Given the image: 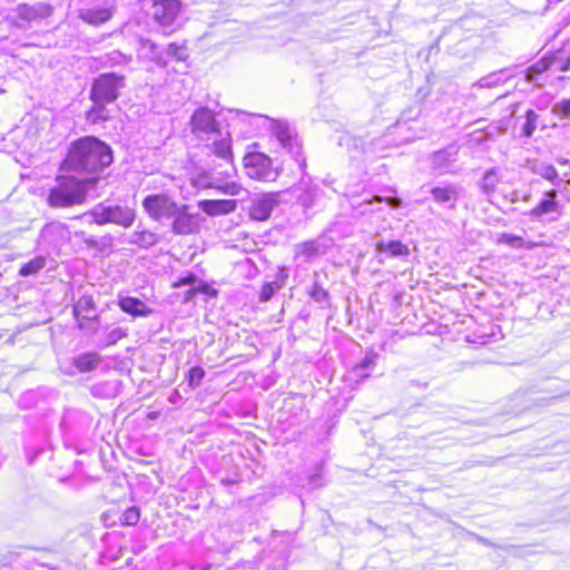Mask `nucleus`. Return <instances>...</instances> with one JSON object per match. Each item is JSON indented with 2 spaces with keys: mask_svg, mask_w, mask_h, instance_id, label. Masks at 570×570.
<instances>
[{
  "mask_svg": "<svg viewBox=\"0 0 570 570\" xmlns=\"http://www.w3.org/2000/svg\"><path fill=\"white\" fill-rule=\"evenodd\" d=\"M560 70L561 71H568L570 70V56L568 57V59L561 65L560 67Z\"/></svg>",
  "mask_w": 570,
  "mask_h": 570,
  "instance_id": "49",
  "label": "nucleus"
},
{
  "mask_svg": "<svg viewBox=\"0 0 570 570\" xmlns=\"http://www.w3.org/2000/svg\"><path fill=\"white\" fill-rule=\"evenodd\" d=\"M382 202H385L392 208H399V207H401V204H402L400 198H394V197L383 198L381 196H375L373 199L362 202L361 204H358V206L356 208L358 209V212L361 214H365L367 212H373L372 209H368L370 205H372L373 203H382Z\"/></svg>",
  "mask_w": 570,
  "mask_h": 570,
  "instance_id": "33",
  "label": "nucleus"
},
{
  "mask_svg": "<svg viewBox=\"0 0 570 570\" xmlns=\"http://www.w3.org/2000/svg\"><path fill=\"white\" fill-rule=\"evenodd\" d=\"M273 295H274L273 284H271V283L265 284L261 291V301L267 302L272 298Z\"/></svg>",
  "mask_w": 570,
  "mask_h": 570,
  "instance_id": "46",
  "label": "nucleus"
},
{
  "mask_svg": "<svg viewBox=\"0 0 570 570\" xmlns=\"http://www.w3.org/2000/svg\"><path fill=\"white\" fill-rule=\"evenodd\" d=\"M92 216L94 222L97 225L116 224L121 227H130L136 218V213L128 206H105L102 204L97 205L92 210L89 212Z\"/></svg>",
  "mask_w": 570,
  "mask_h": 570,
  "instance_id": "4",
  "label": "nucleus"
},
{
  "mask_svg": "<svg viewBox=\"0 0 570 570\" xmlns=\"http://www.w3.org/2000/svg\"><path fill=\"white\" fill-rule=\"evenodd\" d=\"M79 17L83 21L97 26L108 21L112 17V10L110 8H88L80 10Z\"/></svg>",
  "mask_w": 570,
  "mask_h": 570,
  "instance_id": "22",
  "label": "nucleus"
},
{
  "mask_svg": "<svg viewBox=\"0 0 570 570\" xmlns=\"http://www.w3.org/2000/svg\"><path fill=\"white\" fill-rule=\"evenodd\" d=\"M118 306L120 309L132 316H148L153 313L142 301L131 296L119 297Z\"/></svg>",
  "mask_w": 570,
  "mask_h": 570,
  "instance_id": "20",
  "label": "nucleus"
},
{
  "mask_svg": "<svg viewBox=\"0 0 570 570\" xmlns=\"http://www.w3.org/2000/svg\"><path fill=\"white\" fill-rule=\"evenodd\" d=\"M281 193H266L252 199L248 214L254 220H266L274 208L279 204Z\"/></svg>",
  "mask_w": 570,
  "mask_h": 570,
  "instance_id": "11",
  "label": "nucleus"
},
{
  "mask_svg": "<svg viewBox=\"0 0 570 570\" xmlns=\"http://www.w3.org/2000/svg\"><path fill=\"white\" fill-rule=\"evenodd\" d=\"M237 203L234 199H203L198 202V208L208 216H219L233 213Z\"/></svg>",
  "mask_w": 570,
  "mask_h": 570,
  "instance_id": "15",
  "label": "nucleus"
},
{
  "mask_svg": "<svg viewBox=\"0 0 570 570\" xmlns=\"http://www.w3.org/2000/svg\"><path fill=\"white\" fill-rule=\"evenodd\" d=\"M205 376V371L199 366H194L188 371V384L191 389H196L200 385Z\"/></svg>",
  "mask_w": 570,
  "mask_h": 570,
  "instance_id": "39",
  "label": "nucleus"
},
{
  "mask_svg": "<svg viewBox=\"0 0 570 570\" xmlns=\"http://www.w3.org/2000/svg\"><path fill=\"white\" fill-rule=\"evenodd\" d=\"M507 78L504 70L494 71L479 79L475 86L480 88H493L504 83Z\"/></svg>",
  "mask_w": 570,
  "mask_h": 570,
  "instance_id": "31",
  "label": "nucleus"
},
{
  "mask_svg": "<svg viewBox=\"0 0 570 570\" xmlns=\"http://www.w3.org/2000/svg\"><path fill=\"white\" fill-rule=\"evenodd\" d=\"M553 63L552 58H542L529 67L525 71V80L534 86H542L539 76L547 71Z\"/></svg>",
  "mask_w": 570,
  "mask_h": 570,
  "instance_id": "25",
  "label": "nucleus"
},
{
  "mask_svg": "<svg viewBox=\"0 0 570 570\" xmlns=\"http://www.w3.org/2000/svg\"><path fill=\"white\" fill-rule=\"evenodd\" d=\"M124 87V76L115 72L101 73L92 82L90 99L94 104H111L118 98L119 90Z\"/></svg>",
  "mask_w": 570,
  "mask_h": 570,
  "instance_id": "3",
  "label": "nucleus"
},
{
  "mask_svg": "<svg viewBox=\"0 0 570 570\" xmlns=\"http://www.w3.org/2000/svg\"><path fill=\"white\" fill-rule=\"evenodd\" d=\"M111 148L96 137L87 136L75 141L63 161L68 171L98 174L112 163Z\"/></svg>",
  "mask_w": 570,
  "mask_h": 570,
  "instance_id": "1",
  "label": "nucleus"
},
{
  "mask_svg": "<svg viewBox=\"0 0 570 570\" xmlns=\"http://www.w3.org/2000/svg\"><path fill=\"white\" fill-rule=\"evenodd\" d=\"M503 238L507 243L511 245H514L515 243H519L521 240V238L511 235H503Z\"/></svg>",
  "mask_w": 570,
  "mask_h": 570,
  "instance_id": "48",
  "label": "nucleus"
},
{
  "mask_svg": "<svg viewBox=\"0 0 570 570\" xmlns=\"http://www.w3.org/2000/svg\"><path fill=\"white\" fill-rule=\"evenodd\" d=\"M180 9L181 6L178 0H156L153 6V17L160 27L167 29L174 26ZM171 31L173 29L168 33ZM164 32H167V30H164Z\"/></svg>",
  "mask_w": 570,
  "mask_h": 570,
  "instance_id": "9",
  "label": "nucleus"
},
{
  "mask_svg": "<svg viewBox=\"0 0 570 570\" xmlns=\"http://www.w3.org/2000/svg\"><path fill=\"white\" fill-rule=\"evenodd\" d=\"M311 297L317 303H325L328 298V293L321 285L315 283L309 292Z\"/></svg>",
  "mask_w": 570,
  "mask_h": 570,
  "instance_id": "43",
  "label": "nucleus"
},
{
  "mask_svg": "<svg viewBox=\"0 0 570 570\" xmlns=\"http://www.w3.org/2000/svg\"><path fill=\"white\" fill-rule=\"evenodd\" d=\"M190 131L199 139H205L209 135H219V122L212 110L207 107L197 108L191 115Z\"/></svg>",
  "mask_w": 570,
  "mask_h": 570,
  "instance_id": "7",
  "label": "nucleus"
},
{
  "mask_svg": "<svg viewBox=\"0 0 570 570\" xmlns=\"http://www.w3.org/2000/svg\"><path fill=\"white\" fill-rule=\"evenodd\" d=\"M556 190H550L546 194V198L542 199L532 210L531 215L534 217H541L548 214H559V204L556 202Z\"/></svg>",
  "mask_w": 570,
  "mask_h": 570,
  "instance_id": "23",
  "label": "nucleus"
},
{
  "mask_svg": "<svg viewBox=\"0 0 570 570\" xmlns=\"http://www.w3.org/2000/svg\"><path fill=\"white\" fill-rule=\"evenodd\" d=\"M45 264H46V261L43 257H36L35 259L24 264L20 268L19 274L21 276H29V275L36 274L45 267Z\"/></svg>",
  "mask_w": 570,
  "mask_h": 570,
  "instance_id": "36",
  "label": "nucleus"
},
{
  "mask_svg": "<svg viewBox=\"0 0 570 570\" xmlns=\"http://www.w3.org/2000/svg\"><path fill=\"white\" fill-rule=\"evenodd\" d=\"M552 114L560 118L570 117V98L562 99L552 106Z\"/></svg>",
  "mask_w": 570,
  "mask_h": 570,
  "instance_id": "40",
  "label": "nucleus"
},
{
  "mask_svg": "<svg viewBox=\"0 0 570 570\" xmlns=\"http://www.w3.org/2000/svg\"><path fill=\"white\" fill-rule=\"evenodd\" d=\"M129 243L148 248L157 243V236L149 230L135 232L130 236Z\"/></svg>",
  "mask_w": 570,
  "mask_h": 570,
  "instance_id": "32",
  "label": "nucleus"
},
{
  "mask_svg": "<svg viewBox=\"0 0 570 570\" xmlns=\"http://www.w3.org/2000/svg\"><path fill=\"white\" fill-rule=\"evenodd\" d=\"M459 147L456 145H449L446 148L439 150L432 155V166L440 173L446 171L449 166L455 161Z\"/></svg>",
  "mask_w": 570,
  "mask_h": 570,
  "instance_id": "18",
  "label": "nucleus"
},
{
  "mask_svg": "<svg viewBox=\"0 0 570 570\" xmlns=\"http://www.w3.org/2000/svg\"><path fill=\"white\" fill-rule=\"evenodd\" d=\"M377 356L379 355L373 351L366 352L363 360L356 366L353 367L351 373L355 377L367 379L370 376V371L373 370L376 363Z\"/></svg>",
  "mask_w": 570,
  "mask_h": 570,
  "instance_id": "26",
  "label": "nucleus"
},
{
  "mask_svg": "<svg viewBox=\"0 0 570 570\" xmlns=\"http://www.w3.org/2000/svg\"><path fill=\"white\" fill-rule=\"evenodd\" d=\"M194 186L198 188H215L222 191L223 194L237 196L242 190V186L236 181H229L224 185H218L213 178L208 176V174H199L193 180Z\"/></svg>",
  "mask_w": 570,
  "mask_h": 570,
  "instance_id": "16",
  "label": "nucleus"
},
{
  "mask_svg": "<svg viewBox=\"0 0 570 570\" xmlns=\"http://www.w3.org/2000/svg\"><path fill=\"white\" fill-rule=\"evenodd\" d=\"M376 250L380 253H390L392 256H405L409 255V247L402 244L400 240L379 242L376 244Z\"/></svg>",
  "mask_w": 570,
  "mask_h": 570,
  "instance_id": "28",
  "label": "nucleus"
},
{
  "mask_svg": "<svg viewBox=\"0 0 570 570\" xmlns=\"http://www.w3.org/2000/svg\"><path fill=\"white\" fill-rule=\"evenodd\" d=\"M70 240V232L66 224L51 222L45 225L39 235V243L51 248H58Z\"/></svg>",
  "mask_w": 570,
  "mask_h": 570,
  "instance_id": "12",
  "label": "nucleus"
},
{
  "mask_svg": "<svg viewBox=\"0 0 570 570\" xmlns=\"http://www.w3.org/2000/svg\"><path fill=\"white\" fill-rule=\"evenodd\" d=\"M501 178L502 177L498 169L493 168L485 171L480 181V188L483 194L488 196L492 195L495 191L498 184L501 181Z\"/></svg>",
  "mask_w": 570,
  "mask_h": 570,
  "instance_id": "27",
  "label": "nucleus"
},
{
  "mask_svg": "<svg viewBox=\"0 0 570 570\" xmlns=\"http://www.w3.org/2000/svg\"><path fill=\"white\" fill-rule=\"evenodd\" d=\"M540 175L547 179V180H550L551 183H553L556 186L559 185L560 180H559V175H558V171L557 169L551 166V165H548V166H543L541 169H540Z\"/></svg>",
  "mask_w": 570,
  "mask_h": 570,
  "instance_id": "41",
  "label": "nucleus"
},
{
  "mask_svg": "<svg viewBox=\"0 0 570 570\" xmlns=\"http://www.w3.org/2000/svg\"><path fill=\"white\" fill-rule=\"evenodd\" d=\"M538 115L533 110H528L525 114V124L522 128V134L525 137H531L537 129Z\"/></svg>",
  "mask_w": 570,
  "mask_h": 570,
  "instance_id": "37",
  "label": "nucleus"
},
{
  "mask_svg": "<svg viewBox=\"0 0 570 570\" xmlns=\"http://www.w3.org/2000/svg\"><path fill=\"white\" fill-rule=\"evenodd\" d=\"M321 244L317 240H308L296 246V256L311 261L321 255Z\"/></svg>",
  "mask_w": 570,
  "mask_h": 570,
  "instance_id": "29",
  "label": "nucleus"
},
{
  "mask_svg": "<svg viewBox=\"0 0 570 570\" xmlns=\"http://www.w3.org/2000/svg\"><path fill=\"white\" fill-rule=\"evenodd\" d=\"M101 356L96 352L82 353L73 357L72 364L79 373H88L97 368Z\"/></svg>",
  "mask_w": 570,
  "mask_h": 570,
  "instance_id": "21",
  "label": "nucleus"
},
{
  "mask_svg": "<svg viewBox=\"0 0 570 570\" xmlns=\"http://www.w3.org/2000/svg\"><path fill=\"white\" fill-rule=\"evenodd\" d=\"M166 55L173 57L177 61H186L189 56L186 45L176 42L168 45Z\"/></svg>",
  "mask_w": 570,
  "mask_h": 570,
  "instance_id": "34",
  "label": "nucleus"
},
{
  "mask_svg": "<svg viewBox=\"0 0 570 570\" xmlns=\"http://www.w3.org/2000/svg\"><path fill=\"white\" fill-rule=\"evenodd\" d=\"M272 132L282 145V147L288 153H292L299 166L304 167L305 159L301 158V145L297 142V139L293 135L289 126L284 121H273Z\"/></svg>",
  "mask_w": 570,
  "mask_h": 570,
  "instance_id": "10",
  "label": "nucleus"
},
{
  "mask_svg": "<svg viewBox=\"0 0 570 570\" xmlns=\"http://www.w3.org/2000/svg\"><path fill=\"white\" fill-rule=\"evenodd\" d=\"M196 281V277L194 275H189L185 278H181L178 283V285H188L193 284Z\"/></svg>",
  "mask_w": 570,
  "mask_h": 570,
  "instance_id": "47",
  "label": "nucleus"
},
{
  "mask_svg": "<svg viewBox=\"0 0 570 570\" xmlns=\"http://www.w3.org/2000/svg\"><path fill=\"white\" fill-rule=\"evenodd\" d=\"M106 105L107 104H94L92 108L87 112V119L94 124L106 120L108 118Z\"/></svg>",
  "mask_w": 570,
  "mask_h": 570,
  "instance_id": "35",
  "label": "nucleus"
},
{
  "mask_svg": "<svg viewBox=\"0 0 570 570\" xmlns=\"http://www.w3.org/2000/svg\"><path fill=\"white\" fill-rule=\"evenodd\" d=\"M130 61V58L120 51H112L108 55V62L112 66L125 65Z\"/></svg>",
  "mask_w": 570,
  "mask_h": 570,
  "instance_id": "44",
  "label": "nucleus"
},
{
  "mask_svg": "<svg viewBox=\"0 0 570 570\" xmlns=\"http://www.w3.org/2000/svg\"><path fill=\"white\" fill-rule=\"evenodd\" d=\"M245 174L259 181H275L279 175L272 159L262 153H249L244 159Z\"/></svg>",
  "mask_w": 570,
  "mask_h": 570,
  "instance_id": "5",
  "label": "nucleus"
},
{
  "mask_svg": "<svg viewBox=\"0 0 570 570\" xmlns=\"http://www.w3.org/2000/svg\"><path fill=\"white\" fill-rule=\"evenodd\" d=\"M96 178L79 179L72 175L58 176L49 189L47 204L52 208H68L81 205L87 199L89 188Z\"/></svg>",
  "mask_w": 570,
  "mask_h": 570,
  "instance_id": "2",
  "label": "nucleus"
},
{
  "mask_svg": "<svg viewBox=\"0 0 570 570\" xmlns=\"http://www.w3.org/2000/svg\"><path fill=\"white\" fill-rule=\"evenodd\" d=\"M138 56L144 59L154 61L157 66L165 67L167 59L163 51H160L157 45L149 39H141L138 48Z\"/></svg>",
  "mask_w": 570,
  "mask_h": 570,
  "instance_id": "17",
  "label": "nucleus"
},
{
  "mask_svg": "<svg viewBox=\"0 0 570 570\" xmlns=\"http://www.w3.org/2000/svg\"><path fill=\"white\" fill-rule=\"evenodd\" d=\"M433 199L439 204H453L459 197V188L454 185L438 186L431 189Z\"/></svg>",
  "mask_w": 570,
  "mask_h": 570,
  "instance_id": "24",
  "label": "nucleus"
},
{
  "mask_svg": "<svg viewBox=\"0 0 570 570\" xmlns=\"http://www.w3.org/2000/svg\"><path fill=\"white\" fill-rule=\"evenodd\" d=\"M140 519V511L137 507H130L122 513L120 520L125 525H135Z\"/></svg>",
  "mask_w": 570,
  "mask_h": 570,
  "instance_id": "38",
  "label": "nucleus"
},
{
  "mask_svg": "<svg viewBox=\"0 0 570 570\" xmlns=\"http://www.w3.org/2000/svg\"><path fill=\"white\" fill-rule=\"evenodd\" d=\"M301 185L304 186L303 194L299 196L302 204L307 208L314 206L321 196L320 188L307 185L304 179L301 180Z\"/></svg>",
  "mask_w": 570,
  "mask_h": 570,
  "instance_id": "30",
  "label": "nucleus"
},
{
  "mask_svg": "<svg viewBox=\"0 0 570 570\" xmlns=\"http://www.w3.org/2000/svg\"><path fill=\"white\" fill-rule=\"evenodd\" d=\"M125 335H126V332L122 328H120V327L114 328L107 335V341H106L107 345L116 344Z\"/></svg>",
  "mask_w": 570,
  "mask_h": 570,
  "instance_id": "45",
  "label": "nucleus"
},
{
  "mask_svg": "<svg viewBox=\"0 0 570 570\" xmlns=\"http://www.w3.org/2000/svg\"><path fill=\"white\" fill-rule=\"evenodd\" d=\"M207 147L216 157L223 159L228 164H233L234 155L232 150V137L229 132H227L224 137L216 138Z\"/></svg>",
  "mask_w": 570,
  "mask_h": 570,
  "instance_id": "19",
  "label": "nucleus"
},
{
  "mask_svg": "<svg viewBox=\"0 0 570 570\" xmlns=\"http://www.w3.org/2000/svg\"><path fill=\"white\" fill-rule=\"evenodd\" d=\"M558 163H559L560 165H562V166H567V167H569V168H570V160H568V159L560 158V159H558ZM567 184H569V185H570V178H569V179H567Z\"/></svg>",
  "mask_w": 570,
  "mask_h": 570,
  "instance_id": "50",
  "label": "nucleus"
},
{
  "mask_svg": "<svg viewBox=\"0 0 570 570\" xmlns=\"http://www.w3.org/2000/svg\"><path fill=\"white\" fill-rule=\"evenodd\" d=\"M189 206L186 204H179L178 209L175 210V215L171 219V230L177 235H189L194 233L198 225L196 216L190 214Z\"/></svg>",
  "mask_w": 570,
  "mask_h": 570,
  "instance_id": "13",
  "label": "nucleus"
},
{
  "mask_svg": "<svg viewBox=\"0 0 570 570\" xmlns=\"http://www.w3.org/2000/svg\"><path fill=\"white\" fill-rule=\"evenodd\" d=\"M569 178H570V168H569V170H567V171H564V173L562 174V178H561V179H559V180H560V181H561V180H563V181H566V183H567V179H569Z\"/></svg>",
  "mask_w": 570,
  "mask_h": 570,
  "instance_id": "51",
  "label": "nucleus"
},
{
  "mask_svg": "<svg viewBox=\"0 0 570 570\" xmlns=\"http://www.w3.org/2000/svg\"><path fill=\"white\" fill-rule=\"evenodd\" d=\"M14 12L16 17L12 19V23L18 28L27 29L32 22L50 17L52 8L42 2L32 6L22 3L14 9Z\"/></svg>",
  "mask_w": 570,
  "mask_h": 570,
  "instance_id": "8",
  "label": "nucleus"
},
{
  "mask_svg": "<svg viewBox=\"0 0 570 570\" xmlns=\"http://www.w3.org/2000/svg\"><path fill=\"white\" fill-rule=\"evenodd\" d=\"M234 112L242 122L248 124L249 126H253L257 120L264 119L259 114H248L242 110H235Z\"/></svg>",
  "mask_w": 570,
  "mask_h": 570,
  "instance_id": "42",
  "label": "nucleus"
},
{
  "mask_svg": "<svg viewBox=\"0 0 570 570\" xmlns=\"http://www.w3.org/2000/svg\"><path fill=\"white\" fill-rule=\"evenodd\" d=\"M73 314L81 330L89 328V324L97 321L96 306L91 296H81L73 305Z\"/></svg>",
  "mask_w": 570,
  "mask_h": 570,
  "instance_id": "14",
  "label": "nucleus"
},
{
  "mask_svg": "<svg viewBox=\"0 0 570 570\" xmlns=\"http://www.w3.org/2000/svg\"><path fill=\"white\" fill-rule=\"evenodd\" d=\"M142 208L156 222L168 220L175 215L179 204L168 194H151L144 198Z\"/></svg>",
  "mask_w": 570,
  "mask_h": 570,
  "instance_id": "6",
  "label": "nucleus"
}]
</instances>
